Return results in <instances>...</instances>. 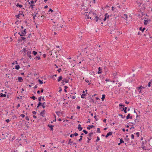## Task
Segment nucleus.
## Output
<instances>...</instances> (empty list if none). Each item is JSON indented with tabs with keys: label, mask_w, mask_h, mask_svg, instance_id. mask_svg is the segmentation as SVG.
I'll use <instances>...</instances> for the list:
<instances>
[{
	"label": "nucleus",
	"mask_w": 152,
	"mask_h": 152,
	"mask_svg": "<svg viewBox=\"0 0 152 152\" xmlns=\"http://www.w3.org/2000/svg\"><path fill=\"white\" fill-rule=\"evenodd\" d=\"M31 52L30 51H28L27 53V55L28 56L30 59H31Z\"/></svg>",
	"instance_id": "obj_6"
},
{
	"label": "nucleus",
	"mask_w": 152,
	"mask_h": 152,
	"mask_svg": "<svg viewBox=\"0 0 152 152\" xmlns=\"http://www.w3.org/2000/svg\"><path fill=\"white\" fill-rule=\"evenodd\" d=\"M2 138L3 139H5L6 138V137L4 136V134H2Z\"/></svg>",
	"instance_id": "obj_49"
},
{
	"label": "nucleus",
	"mask_w": 152,
	"mask_h": 152,
	"mask_svg": "<svg viewBox=\"0 0 152 152\" xmlns=\"http://www.w3.org/2000/svg\"><path fill=\"white\" fill-rule=\"evenodd\" d=\"M62 79V77L61 76H60L58 77V82H60Z\"/></svg>",
	"instance_id": "obj_16"
},
{
	"label": "nucleus",
	"mask_w": 152,
	"mask_h": 152,
	"mask_svg": "<svg viewBox=\"0 0 152 152\" xmlns=\"http://www.w3.org/2000/svg\"><path fill=\"white\" fill-rule=\"evenodd\" d=\"M54 126V125H53L50 124H48V127L50 128V129L51 131L53 130V127Z\"/></svg>",
	"instance_id": "obj_8"
},
{
	"label": "nucleus",
	"mask_w": 152,
	"mask_h": 152,
	"mask_svg": "<svg viewBox=\"0 0 152 152\" xmlns=\"http://www.w3.org/2000/svg\"><path fill=\"white\" fill-rule=\"evenodd\" d=\"M131 137L132 139H133L134 138V135L133 134H132L131 135Z\"/></svg>",
	"instance_id": "obj_41"
},
{
	"label": "nucleus",
	"mask_w": 152,
	"mask_h": 152,
	"mask_svg": "<svg viewBox=\"0 0 152 152\" xmlns=\"http://www.w3.org/2000/svg\"><path fill=\"white\" fill-rule=\"evenodd\" d=\"M120 142L121 143H124V141L123 140V139L122 138L120 140Z\"/></svg>",
	"instance_id": "obj_30"
},
{
	"label": "nucleus",
	"mask_w": 152,
	"mask_h": 152,
	"mask_svg": "<svg viewBox=\"0 0 152 152\" xmlns=\"http://www.w3.org/2000/svg\"><path fill=\"white\" fill-rule=\"evenodd\" d=\"M107 14L106 13L105 15V17L104 18V21H105L106 20V19H107Z\"/></svg>",
	"instance_id": "obj_31"
},
{
	"label": "nucleus",
	"mask_w": 152,
	"mask_h": 152,
	"mask_svg": "<svg viewBox=\"0 0 152 152\" xmlns=\"http://www.w3.org/2000/svg\"><path fill=\"white\" fill-rule=\"evenodd\" d=\"M139 134L140 133L139 132H137L136 134V135H137V137H138L139 136Z\"/></svg>",
	"instance_id": "obj_44"
},
{
	"label": "nucleus",
	"mask_w": 152,
	"mask_h": 152,
	"mask_svg": "<svg viewBox=\"0 0 152 152\" xmlns=\"http://www.w3.org/2000/svg\"><path fill=\"white\" fill-rule=\"evenodd\" d=\"M58 121H61V119L60 118H59L58 119Z\"/></svg>",
	"instance_id": "obj_64"
},
{
	"label": "nucleus",
	"mask_w": 152,
	"mask_h": 152,
	"mask_svg": "<svg viewBox=\"0 0 152 152\" xmlns=\"http://www.w3.org/2000/svg\"><path fill=\"white\" fill-rule=\"evenodd\" d=\"M86 15L87 16L88 19L89 18L90 19H91V17H89V16L88 15H87V14H86Z\"/></svg>",
	"instance_id": "obj_54"
},
{
	"label": "nucleus",
	"mask_w": 152,
	"mask_h": 152,
	"mask_svg": "<svg viewBox=\"0 0 152 152\" xmlns=\"http://www.w3.org/2000/svg\"><path fill=\"white\" fill-rule=\"evenodd\" d=\"M119 106H123V107H124V106L123 104H120L119 105Z\"/></svg>",
	"instance_id": "obj_59"
},
{
	"label": "nucleus",
	"mask_w": 152,
	"mask_h": 152,
	"mask_svg": "<svg viewBox=\"0 0 152 152\" xmlns=\"http://www.w3.org/2000/svg\"><path fill=\"white\" fill-rule=\"evenodd\" d=\"M144 87L142 86H141L140 87H139L138 88H138V90H141V89L143 88Z\"/></svg>",
	"instance_id": "obj_22"
},
{
	"label": "nucleus",
	"mask_w": 152,
	"mask_h": 152,
	"mask_svg": "<svg viewBox=\"0 0 152 152\" xmlns=\"http://www.w3.org/2000/svg\"><path fill=\"white\" fill-rule=\"evenodd\" d=\"M18 81L19 82H21L23 80V79H22V78L20 77H18Z\"/></svg>",
	"instance_id": "obj_14"
},
{
	"label": "nucleus",
	"mask_w": 152,
	"mask_h": 152,
	"mask_svg": "<svg viewBox=\"0 0 152 152\" xmlns=\"http://www.w3.org/2000/svg\"><path fill=\"white\" fill-rule=\"evenodd\" d=\"M21 39H22V40H24L25 39V38L24 37H21Z\"/></svg>",
	"instance_id": "obj_60"
},
{
	"label": "nucleus",
	"mask_w": 152,
	"mask_h": 152,
	"mask_svg": "<svg viewBox=\"0 0 152 152\" xmlns=\"http://www.w3.org/2000/svg\"><path fill=\"white\" fill-rule=\"evenodd\" d=\"M85 91H83V94L81 96V98L83 99L85 98L86 97V94H87V93H86V94H85Z\"/></svg>",
	"instance_id": "obj_2"
},
{
	"label": "nucleus",
	"mask_w": 152,
	"mask_h": 152,
	"mask_svg": "<svg viewBox=\"0 0 152 152\" xmlns=\"http://www.w3.org/2000/svg\"><path fill=\"white\" fill-rule=\"evenodd\" d=\"M48 77H49L50 78H52L53 80H55L56 79L55 77L53 76H48Z\"/></svg>",
	"instance_id": "obj_21"
},
{
	"label": "nucleus",
	"mask_w": 152,
	"mask_h": 152,
	"mask_svg": "<svg viewBox=\"0 0 152 152\" xmlns=\"http://www.w3.org/2000/svg\"><path fill=\"white\" fill-rule=\"evenodd\" d=\"M0 96L1 97H5L6 96V95L5 94H3L2 93H1L0 94Z\"/></svg>",
	"instance_id": "obj_15"
},
{
	"label": "nucleus",
	"mask_w": 152,
	"mask_h": 152,
	"mask_svg": "<svg viewBox=\"0 0 152 152\" xmlns=\"http://www.w3.org/2000/svg\"><path fill=\"white\" fill-rule=\"evenodd\" d=\"M85 81L87 83H88L89 82V81L88 79H86Z\"/></svg>",
	"instance_id": "obj_57"
},
{
	"label": "nucleus",
	"mask_w": 152,
	"mask_h": 152,
	"mask_svg": "<svg viewBox=\"0 0 152 152\" xmlns=\"http://www.w3.org/2000/svg\"><path fill=\"white\" fill-rule=\"evenodd\" d=\"M112 134V132H109L107 133V135L105 136V137L107 138L108 136H110Z\"/></svg>",
	"instance_id": "obj_9"
},
{
	"label": "nucleus",
	"mask_w": 152,
	"mask_h": 152,
	"mask_svg": "<svg viewBox=\"0 0 152 152\" xmlns=\"http://www.w3.org/2000/svg\"><path fill=\"white\" fill-rule=\"evenodd\" d=\"M99 19V17H98L97 16H96L95 18V19L96 20V22H97L98 20Z\"/></svg>",
	"instance_id": "obj_26"
},
{
	"label": "nucleus",
	"mask_w": 152,
	"mask_h": 152,
	"mask_svg": "<svg viewBox=\"0 0 152 152\" xmlns=\"http://www.w3.org/2000/svg\"><path fill=\"white\" fill-rule=\"evenodd\" d=\"M102 69L100 67H99L98 68V71L97 72L98 74H100L102 73V72L101 71L102 70Z\"/></svg>",
	"instance_id": "obj_12"
},
{
	"label": "nucleus",
	"mask_w": 152,
	"mask_h": 152,
	"mask_svg": "<svg viewBox=\"0 0 152 152\" xmlns=\"http://www.w3.org/2000/svg\"><path fill=\"white\" fill-rule=\"evenodd\" d=\"M89 14L91 15V14H93V15H94V13L93 12H89Z\"/></svg>",
	"instance_id": "obj_50"
},
{
	"label": "nucleus",
	"mask_w": 152,
	"mask_h": 152,
	"mask_svg": "<svg viewBox=\"0 0 152 152\" xmlns=\"http://www.w3.org/2000/svg\"><path fill=\"white\" fill-rule=\"evenodd\" d=\"M6 121L7 122V123H9L10 122V120L9 119H7V120H6Z\"/></svg>",
	"instance_id": "obj_48"
},
{
	"label": "nucleus",
	"mask_w": 152,
	"mask_h": 152,
	"mask_svg": "<svg viewBox=\"0 0 152 152\" xmlns=\"http://www.w3.org/2000/svg\"><path fill=\"white\" fill-rule=\"evenodd\" d=\"M100 132H101L100 131V128H97V133H100Z\"/></svg>",
	"instance_id": "obj_25"
},
{
	"label": "nucleus",
	"mask_w": 152,
	"mask_h": 152,
	"mask_svg": "<svg viewBox=\"0 0 152 152\" xmlns=\"http://www.w3.org/2000/svg\"><path fill=\"white\" fill-rule=\"evenodd\" d=\"M74 136V134H72L70 135V137H73Z\"/></svg>",
	"instance_id": "obj_55"
},
{
	"label": "nucleus",
	"mask_w": 152,
	"mask_h": 152,
	"mask_svg": "<svg viewBox=\"0 0 152 152\" xmlns=\"http://www.w3.org/2000/svg\"><path fill=\"white\" fill-rule=\"evenodd\" d=\"M36 1H31L30 2H28V4L29 8H31L32 10L33 9V8L34 7V6H35L34 2H35Z\"/></svg>",
	"instance_id": "obj_1"
},
{
	"label": "nucleus",
	"mask_w": 152,
	"mask_h": 152,
	"mask_svg": "<svg viewBox=\"0 0 152 152\" xmlns=\"http://www.w3.org/2000/svg\"><path fill=\"white\" fill-rule=\"evenodd\" d=\"M32 53L35 56L37 53V52L35 51H33L32 52Z\"/></svg>",
	"instance_id": "obj_24"
},
{
	"label": "nucleus",
	"mask_w": 152,
	"mask_h": 152,
	"mask_svg": "<svg viewBox=\"0 0 152 152\" xmlns=\"http://www.w3.org/2000/svg\"><path fill=\"white\" fill-rule=\"evenodd\" d=\"M26 33V29H25L20 34V33H18V34H19L20 36H24Z\"/></svg>",
	"instance_id": "obj_4"
},
{
	"label": "nucleus",
	"mask_w": 152,
	"mask_h": 152,
	"mask_svg": "<svg viewBox=\"0 0 152 152\" xmlns=\"http://www.w3.org/2000/svg\"><path fill=\"white\" fill-rule=\"evenodd\" d=\"M130 116V114L129 113L128 114V115L126 116V119H128L129 118Z\"/></svg>",
	"instance_id": "obj_32"
},
{
	"label": "nucleus",
	"mask_w": 152,
	"mask_h": 152,
	"mask_svg": "<svg viewBox=\"0 0 152 152\" xmlns=\"http://www.w3.org/2000/svg\"><path fill=\"white\" fill-rule=\"evenodd\" d=\"M61 70V69H59L57 71L59 73L60 72Z\"/></svg>",
	"instance_id": "obj_56"
},
{
	"label": "nucleus",
	"mask_w": 152,
	"mask_h": 152,
	"mask_svg": "<svg viewBox=\"0 0 152 152\" xmlns=\"http://www.w3.org/2000/svg\"><path fill=\"white\" fill-rule=\"evenodd\" d=\"M57 27H60V28H62V26H61V25H57Z\"/></svg>",
	"instance_id": "obj_42"
},
{
	"label": "nucleus",
	"mask_w": 152,
	"mask_h": 152,
	"mask_svg": "<svg viewBox=\"0 0 152 152\" xmlns=\"http://www.w3.org/2000/svg\"><path fill=\"white\" fill-rule=\"evenodd\" d=\"M31 99H33L34 100H35L36 99V98L34 96H32V97H31Z\"/></svg>",
	"instance_id": "obj_37"
},
{
	"label": "nucleus",
	"mask_w": 152,
	"mask_h": 152,
	"mask_svg": "<svg viewBox=\"0 0 152 152\" xmlns=\"http://www.w3.org/2000/svg\"><path fill=\"white\" fill-rule=\"evenodd\" d=\"M145 29V28H144L143 29H142V27H141L140 28L139 30L142 31H144Z\"/></svg>",
	"instance_id": "obj_20"
},
{
	"label": "nucleus",
	"mask_w": 152,
	"mask_h": 152,
	"mask_svg": "<svg viewBox=\"0 0 152 152\" xmlns=\"http://www.w3.org/2000/svg\"><path fill=\"white\" fill-rule=\"evenodd\" d=\"M20 68L19 65H17L15 66V69L17 70H18Z\"/></svg>",
	"instance_id": "obj_18"
},
{
	"label": "nucleus",
	"mask_w": 152,
	"mask_h": 152,
	"mask_svg": "<svg viewBox=\"0 0 152 152\" xmlns=\"http://www.w3.org/2000/svg\"><path fill=\"white\" fill-rule=\"evenodd\" d=\"M125 140H127V141H128L129 140V138H126Z\"/></svg>",
	"instance_id": "obj_63"
},
{
	"label": "nucleus",
	"mask_w": 152,
	"mask_h": 152,
	"mask_svg": "<svg viewBox=\"0 0 152 152\" xmlns=\"http://www.w3.org/2000/svg\"><path fill=\"white\" fill-rule=\"evenodd\" d=\"M141 148L143 150H145L146 149V148L145 147V146H144V145L142 146Z\"/></svg>",
	"instance_id": "obj_27"
},
{
	"label": "nucleus",
	"mask_w": 152,
	"mask_h": 152,
	"mask_svg": "<svg viewBox=\"0 0 152 152\" xmlns=\"http://www.w3.org/2000/svg\"><path fill=\"white\" fill-rule=\"evenodd\" d=\"M42 103L40 102H39V103L38 104V106H37V107L38 108L40 105H42Z\"/></svg>",
	"instance_id": "obj_33"
},
{
	"label": "nucleus",
	"mask_w": 152,
	"mask_h": 152,
	"mask_svg": "<svg viewBox=\"0 0 152 152\" xmlns=\"http://www.w3.org/2000/svg\"><path fill=\"white\" fill-rule=\"evenodd\" d=\"M38 81L40 84H42L43 83V82H42V81L40 79H39Z\"/></svg>",
	"instance_id": "obj_35"
},
{
	"label": "nucleus",
	"mask_w": 152,
	"mask_h": 152,
	"mask_svg": "<svg viewBox=\"0 0 152 152\" xmlns=\"http://www.w3.org/2000/svg\"><path fill=\"white\" fill-rule=\"evenodd\" d=\"M94 127V126L92 125H89L87 127V129L89 130H90L91 129L93 128Z\"/></svg>",
	"instance_id": "obj_13"
},
{
	"label": "nucleus",
	"mask_w": 152,
	"mask_h": 152,
	"mask_svg": "<svg viewBox=\"0 0 152 152\" xmlns=\"http://www.w3.org/2000/svg\"><path fill=\"white\" fill-rule=\"evenodd\" d=\"M78 129L79 131H81L83 129V128L81 127V125L80 124H79L78 126Z\"/></svg>",
	"instance_id": "obj_10"
},
{
	"label": "nucleus",
	"mask_w": 152,
	"mask_h": 152,
	"mask_svg": "<svg viewBox=\"0 0 152 152\" xmlns=\"http://www.w3.org/2000/svg\"><path fill=\"white\" fill-rule=\"evenodd\" d=\"M20 116L23 118L25 117V115L24 114H22L20 115Z\"/></svg>",
	"instance_id": "obj_46"
},
{
	"label": "nucleus",
	"mask_w": 152,
	"mask_h": 152,
	"mask_svg": "<svg viewBox=\"0 0 152 152\" xmlns=\"http://www.w3.org/2000/svg\"><path fill=\"white\" fill-rule=\"evenodd\" d=\"M105 95L104 94H103L102 95V97L101 98V99L102 101H103L105 98Z\"/></svg>",
	"instance_id": "obj_19"
},
{
	"label": "nucleus",
	"mask_w": 152,
	"mask_h": 152,
	"mask_svg": "<svg viewBox=\"0 0 152 152\" xmlns=\"http://www.w3.org/2000/svg\"><path fill=\"white\" fill-rule=\"evenodd\" d=\"M83 132L85 134H87L88 133V132L85 130H83Z\"/></svg>",
	"instance_id": "obj_34"
},
{
	"label": "nucleus",
	"mask_w": 152,
	"mask_h": 152,
	"mask_svg": "<svg viewBox=\"0 0 152 152\" xmlns=\"http://www.w3.org/2000/svg\"><path fill=\"white\" fill-rule=\"evenodd\" d=\"M52 46L51 45H50V48H49V47L48 46V50H50V51L49 52V54L50 55H52V51L51 50H52L53 49V48H52Z\"/></svg>",
	"instance_id": "obj_3"
},
{
	"label": "nucleus",
	"mask_w": 152,
	"mask_h": 152,
	"mask_svg": "<svg viewBox=\"0 0 152 152\" xmlns=\"http://www.w3.org/2000/svg\"><path fill=\"white\" fill-rule=\"evenodd\" d=\"M93 134V132H91L90 133H89V135L90 137H91L92 135Z\"/></svg>",
	"instance_id": "obj_29"
},
{
	"label": "nucleus",
	"mask_w": 152,
	"mask_h": 152,
	"mask_svg": "<svg viewBox=\"0 0 152 152\" xmlns=\"http://www.w3.org/2000/svg\"><path fill=\"white\" fill-rule=\"evenodd\" d=\"M40 115L42 117H44L45 115V110H44L42 111L40 113Z\"/></svg>",
	"instance_id": "obj_7"
},
{
	"label": "nucleus",
	"mask_w": 152,
	"mask_h": 152,
	"mask_svg": "<svg viewBox=\"0 0 152 152\" xmlns=\"http://www.w3.org/2000/svg\"><path fill=\"white\" fill-rule=\"evenodd\" d=\"M50 13H51L52 14H54L53 10L51 8L49 9L48 10V14H50Z\"/></svg>",
	"instance_id": "obj_5"
},
{
	"label": "nucleus",
	"mask_w": 152,
	"mask_h": 152,
	"mask_svg": "<svg viewBox=\"0 0 152 152\" xmlns=\"http://www.w3.org/2000/svg\"><path fill=\"white\" fill-rule=\"evenodd\" d=\"M150 21V20H145L144 21V24L145 25H147L148 23V22Z\"/></svg>",
	"instance_id": "obj_11"
},
{
	"label": "nucleus",
	"mask_w": 152,
	"mask_h": 152,
	"mask_svg": "<svg viewBox=\"0 0 152 152\" xmlns=\"http://www.w3.org/2000/svg\"><path fill=\"white\" fill-rule=\"evenodd\" d=\"M32 113L33 115H35L36 114V112L34 111H32Z\"/></svg>",
	"instance_id": "obj_47"
},
{
	"label": "nucleus",
	"mask_w": 152,
	"mask_h": 152,
	"mask_svg": "<svg viewBox=\"0 0 152 152\" xmlns=\"http://www.w3.org/2000/svg\"><path fill=\"white\" fill-rule=\"evenodd\" d=\"M124 15L125 17V18L126 19L127 18V15L126 14H124Z\"/></svg>",
	"instance_id": "obj_51"
},
{
	"label": "nucleus",
	"mask_w": 152,
	"mask_h": 152,
	"mask_svg": "<svg viewBox=\"0 0 152 152\" xmlns=\"http://www.w3.org/2000/svg\"><path fill=\"white\" fill-rule=\"evenodd\" d=\"M100 140V138H99V137H97V139L96 140V142H98V141H99Z\"/></svg>",
	"instance_id": "obj_39"
},
{
	"label": "nucleus",
	"mask_w": 152,
	"mask_h": 152,
	"mask_svg": "<svg viewBox=\"0 0 152 152\" xmlns=\"http://www.w3.org/2000/svg\"><path fill=\"white\" fill-rule=\"evenodd\" d=\"M33 117L34 118H37V117L36 116L34 115H33Z\"/></svg>",
	"instance_id": "obj_62"
},
{
	"label": "nucleus",
	"mask_w": 152,
	"mask_h": 152,
	"mask_svg": "<svg viewBox=\"0 0 152 152\" xmlns=\"http://www.w3.org/2000/svg\"><path fill=\"white\" fill-rule=\"evenodd\" d=\"M25 118H26V119L28 121H29V120L28 117L27 116H26Z\"/></svg>",
	"instance_id": "obj_40"
},
{
	"label": "nucleus",
	"mask_w": 152,
	"mask_h": 152,
	"mask_svg": "<svg viewBox=\"0 0 152 152\" xmlns=\"http://www.w3.org/2000/svg\"><path fill=\"white\" fill-rule=\"evenodd\" d=\"M16 6L19 7L20 8H21L23 7V5L21 4H19L18 3L16 5Z\"/></svg>",
	"instance_id": "obj_17"
},
{
	"label": "nucleus",
	"mask_w": 152,
	"mask_h": 152,
	"mask_svg": "<svg viewBox=\"0 0 152 152\" xmlns=\"http://www.w3.org/2000/svg\"><path fill=\"white\" fill-rule=\"evenodd\" d=\"M71 139H70L69 140V142L68 143V144H70L71 143H72V142L71 141Z\"/></svg>",
	"instance_id": "obj_36"
},
{
	"label": "nucleus",
	"mask_w": 152,
	"mask_h": 152,
	"mask_svg": "<svg viewBox=\"0 0 152 152\" xmlns=\"http://www.w3.org/2000/svg\"><path fill=\"white\" fill-rule=\"evenodd\" d=\"M74 134V136H77L78 135V134L77 133H76V132H75Z\"/></svg>",
	"instance_id": "obj_45"
},
{
	"label": "nucleus",
	"mask_w": 152,
	"mask_h": 152,
	"mask_svg": "<svg viewBox=\"0 0 152 152\" xmlns=\"http://www.w3.org/2000/svg\"><path fill=\"white\" fill-rule=\"evenodd\" d=\"M127 109V107H125L124 108V113H127V110H126Z\"/></svg>",
	"instance_id": "obj_28"
},
{
	"label": "nucleus",
	"mask_w": 152,
	"mask_h": 152,
	"mask_svg": "<svg viewBox=\"0 0 152 152\" xmlns=\"http://www.w3.org/2000/svg\"><path fill=\"white\" fill-rule=\"evenodd\" d=\"M18 63H17V62L16 61H15L14 62H13V63H12V65H14L15 64H17Z\"/></svg>",
	"instance_id": "obj_38"
},
{
	"label": "nucleus",
	"mask_w": 152,
	"mask_h": 152,
	"mask_svg": "<svg viewBox=\"0 0 152 152\" xmlns=\"http://www.w3.org/2000/svg\"><path fill=\"white\" fill-rule=\"evenodd\" d=\"M115 9V8H114V7H112V10H113V11L114 10V9Z\"/></svg>",
	"instance_id": "obj_58"
},
{
	"label": "nucleus",
	"mask_w": 152,
	"mask_h": 152,
	"mask_svg": "<svg viewBox=\"0 0 152 152\" xmlns=\"http://www.w3.org/2000/svg\"><path fill=\"white\" fill-rule=\"evenodd\" d=\"M76 97V96H72V98L73 99H75Z\"/></svg>",
	"instance_id": "obj_53"
},
{
	"label": "nucleus",
	"mask_w": 152,
	"mask_h": 152,
	"mask_svg": "<svg viewBox=\"0 0 152 152\" xmlns=\"http://www.w3.org/2000/svg\"><path fill=\"white\" fill-rule=\"evenodd\" d=\"M41 96L39 97L38 98V100L39 101V102L41 101Z\"/></svg>",
	"instance_id": "obj_52"
},
{
	"label": "nucleus",
	"mask_w": 152,
	"mask_h": 152,
	"mask_svg": "<svg viewBox=\"0 0 152 152\" xmlns=\"http://www.w3.org/2000/svg\"><path fill=\"white\" fill-rule=\"evenodd\" d=\"M77 108L78 109H79L80 108V107L79 106H77Z\"/></svg>",
	"instance_id": "obj_61"
},
{
	"label": "nucleus",
	"mask_w": 152,
	"mask_h": 152,
	"mask_svg": "<svg viewBox=\"0 0 152 152\" xmlns=\"http://www.w3.org/2000/svg\"><path fill=\"white\" fill-rule=\"evenodd\" d=\"M151 82H149L148 83V87H150L151 86Z\"/></svg>",
	"instance_id": "obj_43"
},
{
	"label": "nucleus",
	"mask_w": 152,
	"mask_h": 152,
	"mask_svg": "<svg viewBox=\"0 0 152 152\" xmlns=\"http://www.w3.org/2000/svg\"><path fill=\"white\" fill-rule=\"evenodd\" d=\"M118 115L120 116H121V118H124L125 117V115H122V114H119Z\"/></svg>",
	"instance_id": "obj_23"
}]
</instances>
